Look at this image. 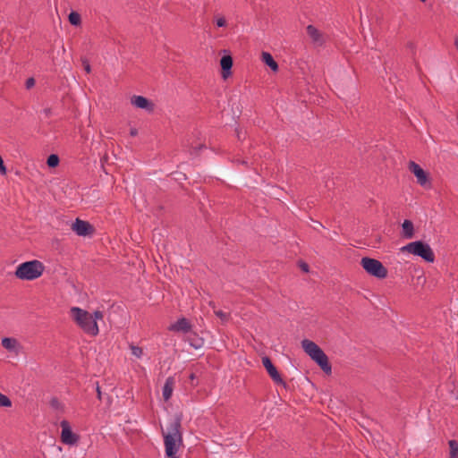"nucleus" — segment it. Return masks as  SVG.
<instances>
[{"instance_id":"nucleus-1","label":"nucleus","mask_w":458,"mask_h":458,"mask_svg":"<svg viewBox=\"0 0 458 458\" xmlns=\"http://www.w3.org/2000/svg\"><path fill=\"white\" fill-rule=\"evenodd\" d=\"M71 317L76 325L87 335L96 336L99 333L98 320L104 318V314L100 310H96L90 314L85 310L79 307H72L70 310Z\"/></svg>"},{"instance_id":"nucleus-2","label":"nucleus","mask_w":458,"mask_h":458,"mask_svg":"<svg viewBox=\"0 0 458 458\" xmlns=\"http://www.w3.org/2000/svg\"><path fill=\"white\" fill-rule=\"evenodd\" d=\"M166 458H180L176 455L179 445L182 442L181 432V418L176 417L167 426V432H163Z\"/></svg>"},{"instance_id":"nucleus-3","label":"nucleus","mask_w":458,"mask_h":458,"mask_svg":"<svg viewBox=\"0 0 458 458\" xmlns=\"http://www.w3.org/2000/svg\"><path fill=\"white\" fill-rule=\"evenodd\" d=\"M301 347L326 374H331L332 367L329 363L328 358L316 343L309 339H304L301 341Z\"/></svg>"},{"instance_id":"nucleus-4","label":"nucleus","mask_w":458,"mask_h":458,"mask_svg":"<svg viewBox=\"0 0 458 458\" xmlns=\"http://www.w3.org/2000/svg\"><path fill=\"white\" fill-rule=\"evenodd\" d=\"M45 270L44 264L37 259L20 264L15 270V276L21 280L32 281L40 277Z\"/></svg>"},{"instance_id":"nucleus-5","label":"nucleus","mask_w":458,"mask_h":458,"mask_svg":"<svg viewBox=\"0 0 458 458\" xmlns=\"http://www.w3.org/2000/svg\"><path fill=\"white\" fill-rule=\"evenodd\" d=\"M401 251L420 257L427 262L432 263L435 260V254L431 247L422 241L411 242L402 247Z\"/></svg>"},{"instance_id":"nucleus-6","label":"nucleus","mask_w":458,"mask_h":458,"mask_svg":"<svg viewBox=\"0 0 458 458\" xmlns=\"http://www.w3.org/2000/svg\"><path fill=\"white\" fill-rule=\"evenodd\" d=\"M360 265L370 276L379 279H383L387 276V269L377 259L365 257L361 259Z\"/></svg>"},{"instance_id":"nucleus-7","label":"nucleus","mask_w":458,"mask_h":458,"mask_svg":"<svg viewBox=\"0 0 458 458\" xmlns=\"http://www.w3.org/2000/svg\"><path fill=\"white\" fill-rule=\"evenodd\" d=\"M409 170L415 175L417 182L422 187H429L430 182L428 174L414 161H410Z\"/></svg>"},{"instance_id":"nucleus-8","label":"nucleus","mask_w":458,"mask_h":458,"mask_svg":"<svg viewBox=\"0 0 458 458\" xmlns=\"http://www.w3.org/2000/svg\"><path fill=\"white\" fill-rule=\"evenodd\" d=\"M60 426L62 428L61 441L65 445H75L79 441V436L72 432L69 422L64 420L61 421Z\"/></svg>"},{"instance_id":"nucleus-9","label":"nucleus","mask_w":458,"mask_h":458,"mask_svg":"<svg viewBox=\"0 0 458 458\" xmlns=\"http://www.w3.org/2000/svg\"><path fill=\"white\" fill-rule=\"evenodd\" d=\"M262 364L276 384L282 385L284 387L286 386V383L284 381L280 373L277 371L276 368L274 366L271 360L267 356L262 358Z\"/></svg>"},{"instance_id":"nucleus-10","label":"nucleus","mask_w":458,"mask_h":458,"mask_svg":"<svg viewBox=\"0 0 458 458\" xmlns=\"http://www.w3.org/2000/svg\"><path fill=\"white\" fill-rule=\"evenodd\" d=\"M306 31L311 42L316 47H321L326 42V36L313 25H308Z\"/></svg>"},{"instance_id":"nucleus-11","label":"nucleus","mask_w":458,"mask_h":458,"mask_svg":"<svg viewBox=\"0 0 458 458\" xmlns=\"http://www.w3.org/2000/svg\"><path fill=\"white\" fill-rule=\"evenodd\" d=\"M131 103L137 108L144 109L148 113H152L155 108L154 103L143 96H132Z\"/></svg>"},{"instance_id":"nucleus-12","label":"nucleus","mask_w":458,"mask_h":458,"mask_svg":"<svg viewBox=\"0 0 458 458\" xmlns=\"http://www.w3.org/2000/svg\"><path fill=\"white\" fill-rule=\"evenodd\" d=\"M72 229L79 236H86L93 232V227L89 222L81 220L79 218H77L75 222L72 224Z\"/></svg>"},{"instance_id":"nucleus-13","label":"nucleus","mask_w":458,"mask_h":458,"mask_svg":"<svg viewBox=\"0 0 458 458\" xmlns=\"http://www.w3.org/2000/svg\"><path fill=\"white\" fill-rule=\"evenodd\" d=\"M168 329L173 332L189 333L191 330V325L187 318H181L170 325Z\"/></svg>"},{"instance_id":"nucleus-14","label":"nucleus","mask_w":458,"mask_h":458,"mask_svg":"<svg viewBox=\"0 0 458 458\" xmlns=\"http://www.w3.org/2000/svg\"><path fill=\"white\" fill-rule=\"evenodd\" d=\"M174 378L172 377H169L165 379L162 390V394L165 401H168L171 398L174 391Z\"/></svg>"},{"instance_id":"nucleus-15","label":"nucleus","mask_w":458,"mask_h":458,"mask_svg":"<svg viewBox=\"0 0 458 458\" xmlns=\"http://www.w3.org/2000/svg\"><path fill=\"white\" fill-rule=\"evenodd\" d=\"M220 64L223 70V77L225 79L231 73L233 66V59L230 55H225L220 60Z\"/></svg>"},{"instance_id":"nucleus-16","label":"nucleus","mask_w":458,"mask_h":458,"mask_svg":"<svg viewBox=\"0 0 458 458\" xmlns=\"http://www.w3.org/2000/svg\"><path fill=\"white\" fill-rule=\"evenodd\" d=\"M403 236L405 239H411L414 236V227L413 224L410 220H404L403 225Z\"/></svg>"},{"instance_id":"nucleus-17","label":"nucleus","mask_w":458,"mask_h":458,"mask_svg":"<svg viewBox=\"0 0 458 458\" xmlns=\"http://www.w3.org/2000/svg\"><path fill=\"white\" fill-rule=\"evenodd\" d=\"M261 60L268 66L270 67V69L273 71V72H277L278 71V64L274 60L273 56L271 55V54H269L268 52H262V55H261Z\"/></svg>"},{"instance_id":"nucleus-18","label":"nucleus","mask_w":458,"mask_h":458,"mask_svg":"<svg viewBox=\"0 0 458 458\" xmlns=\"http://www.w3.org/2000/svg\"><path fill=\"white\" fill-rule=\"evenodd\" d=\"M2 345L4 349L13 352L16 350L18 342L14 338L4 337L2 339Z\"/></svg>"},{"instance_id":"nucleus-19","label":"nucleus","mask_w":458,"mask_h":458,"mask_svg":"<svg viewBox=\"0 0 458 458\" xmlns=\"http://www.w3.org/2000/svg\"><path fill=\"white\" fill-rule=\"evenodd\" d=\"M68 20L70 23L74 26H79L81 23V15L77 12H71L68 16Z\"/></svg>"},{"instance_id":"nucleus-20","label":"nucleus","mask_w":458,"mask_h":458,"mask_svg":"<svg viewBox=\"0 0 458 458\" xmlns=\"http://www.w3.org/2000/svg\"><path fill=\"white\" fill-rule=\"evenodd\" d=\"M450 458H458V442L456 440H449Z\"/></svg>"},{"instance_id":"nucleus-21","label":"nucleus","mask_w":458,"mask_h":458,"mask_svg":"<svg viewBox=\"0 0 458 458\" xmlns=\"http://www.w3.org/2000/svg\"><path fill=\"white\" fill-rule=\"evenodd\" d=\"M47 164L49 167H55L59 164V157L55 154H51L47 160Z\"/></svg>"},{"instance_id":"nucleus-22","label":"nucleus","mask_w":458,"mask_h":458,"mask_svg":"<svg viewBox=\"0 0 458 458\" xmlns=\"http://www.w3.org/2000/svg\"><path fill=\"white\" fill-rule=\"evenodd\" d=\"M130 350L131 352V354L138 359H140L143 355V350L141 347H139V346H136L133 344H130Z\"/></svg>"},{"instance_id":"nucleus-23","label":"nucleus","mask_w":458,"mask_h":458,"mask_svg":"<svg viewBox=\"0 0 458 458\" xmlns=\"http://www.w3.org/2000/svg\"><path fill=\"white\" fill-rule=\"evenodd\" d=\"M12 406V401L10 398L0 393V407H11Z\"/></svg>"},{"instance_id":"nucleus-24","label":"nucleus","mask_w":458,"mask_h":458,"mask_svg":"<svg viewBox=\"0 0 458 458\" xmlns=\"http://www.w3.org/2000/svg\"><path fill=\"white\" fill-rule=\"evenodd\" d=\"M214 313L222 320L223 323H225L230 319V314L220 310H214Z\"/></svg>"},{"instance_id":"nucleus-25","label":"nucleus","mask_w":458,"mask_h":458,"mask_svg":"<svg viewBox=\"0 0 458 458\" xmlns=\"http://www.w3.org/2000/svg\"><path fill=\"white\" fill-rule=\"evenodd\" d=\"M190 344L194 347L195 349H199L202 347L203 345V340L201 338L194 337V338H189L188 339Z\"/></svg>"},{"instance_id":"nucleus-26","label":"nucleus","mask_w":458,"mask_h":458,"mask_svg":"<svg viewBox=\"0 0 458 458\" xmlns=\"http://www.w3.org/2000/svg\"><path fill=\"white\" fill-rule=\"evenodd\" d=\"M216 23L217 27H225L226 24V21L224 17L220 16V17L216 18Z\"/></svg>"},{"instance_id":"nucleus-27","label":"nucleus","mask_w":458,"mask_h":458,"mask_svg":"<svg viewBox=\"0 0 458 458\" xmlns=\"http://www.w3.org/2000/svg\"><path fill=\"white\" fill-rule=\"evenodd\" d=\"M82 64H83L85 72L87 73H89L91 72V67H90V64H89V61L87 59H83L82 60Z\"/></svg>"},{"instance_id":"nucleus-28","label":"nucleus","mask_w":458,"mask_h":458,"mask_svg":"<svg viewBox=\"0 0 458 458\" xmlns=\"http://www.w3.org/2000/svg\"><path fill=\"white\" fill-rule=\"evenodd\" d=\"M34 85H35V80H34V78H29V79L26 81V83H25L26 89H31L32 87H34Z\"/></svg>"},{"instance_id":"nucleus-29","label":"nucleus","mask_w":458,"mask_h":458,"mask_svg":"<svg viewBox=\"0 0 458 458\" xmlns=\"http://www.w3.org/2000/svg\"><path fill=\"white\" fill-rule=\"evenodd\" d=\"M301 268L304 271V272H308L309 271V265L306 264V263H302L301 264Z\"/></svg>"},{"instance_id":"nucleus-30","label":"nucleus","mask_w":458,"mask_h":458,"mask_svg":"<svg viewBox=\"0 0 458 458\" xmlns=\"http://www.w3.org/2000/svg\"><path fill=\"white\" fill-rule=\"evenodd\" d=\"M96 390H97V393H98V398L99 400H101V391H100V386H99L98 383H97Z\"/></svg>"},{"instance_id":"nucleus-31","label":"nucleus","mask_w":458,"mask_h":458,"mask_svg":"<svg viewBox=\"0 0 458 458\" xmlns=\"http://www.w3.org/2000/svg\"><path fill=\"white\" fill-rule=\"evenodd\" d=\"M204 147V145L199 144L197 147L192 148V151L197 152L198 150L201 149Z\"/></svg>"},{"instance_id":"nucleus-32","label":"nucleus","mask_w":458,"mask_h":458,"mask_svg":"<svg viewBox=\"0 0 458 458\" xmlns=\"http://www.w3.org/2000/svg\"><path fill=\"white\" fill-rule=\"evenodd\" d=\"M130 134L133 137L136 136L138 134L137 129H135V128L131 129L130 131Z\"/></svg>"},{"instance_id":"nucleus-33","label":"nucleus","mask_w":458,"mask_h":458,"mask_svg":"<svg viewBox=\"0 0 458 458\" xmlns=\"http://www.w3.org/2000/svg\"><path fill=\"white\" fill-rule=\"evenodd\" d=\"M454 46H455V47L458 50V38H456L455 40H454Z\"/></svg>"},{"instance_id":"nucleus-34","label":"nucleus","mask_w":458,"mask_h":458,"mask_svg":"<svg viewBox=\"0 0 458 458\" xmlns=\"http://www.w3.org/2000/svg\"><path fill=\"white\" fill-rule=\"evenodd\" d=\"M44 112L46 113L47 115L50 114V110L49 109H45Z\"/></svg>"},{"instance_id":"nucleus-35","label":"nucleus","mask_w":458,"mask_h":458,"mask_svg":"<svg viewBox=\"0 0 458 458\" xmlns=\"http://www.w3.org/2000/svg\"><path fill=\"white\" fill-rule=\"evenodd\" d=\"M190 377H191V379H194L195 378V375L191 374Z\"/></svg>"},{"instance_id":"nucleus-36","label":"nucleus","mask_w":458,"mask_h":458,"mask_svg":"<svg viewBox=\"0 0 458 458\" xmlns=\"http://www.w3.org/2000/svg\"><path fill=\"white\" fill-rule=\"evenodd\" d=\"M242 163L244 165L247 164V162L245 160H242Z\"/></svg>"},{"instance_id":"nucleus-37","label":"nucleus","mask_w":458,"mask_h":458,"mask_svg":"<svg viewBox=\"0 0 458 458\" xmlns=\"http://www.w3.org/2000/svg\"><path fill=\"white\" fill-rule=\"evenodd\" d=\"M421 2H426L427 0H420Z\"/></svg>"}]
</instances>
